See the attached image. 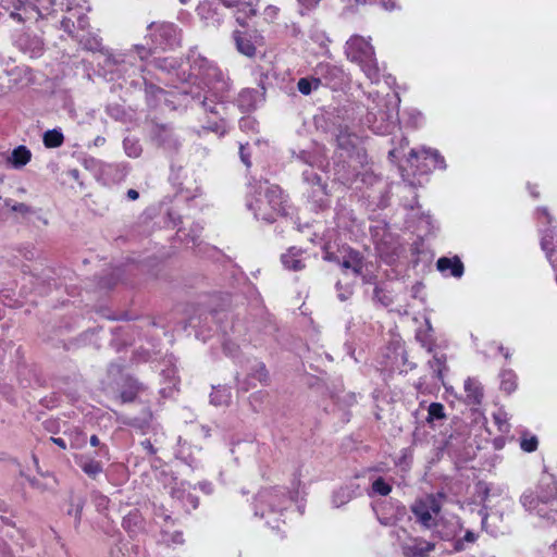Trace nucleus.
<instances>
[{
    "instance_id": "3c124183",
    "label": "nucleus",
    "mask_w": 557,
    "mask_h": 557,
    "mask_svg": "<svg viewBox=\"0 0 557 557\" xmlns=\"http://www.w3.org/2000/svg\"><path fill=\"white\" fill-rule=\"evenodd\" d=\"M33 4H37L39 9H42L47 16L53 11L55 0H30Z\"/></svg>"
},
{
    "instance_id": "f03ea898",
    "label": "nucleus",
    "mask_w": 557,
    "mask_h": 557,
    "mask_svg": "<svg viewBox=\"0 0 557 557\" xmlns=\"http://www.w3.org/2000/svg\"><path fill=\"white\" fill-rule=\"evenodd\" d=\"M258 196L255 200H248L247 207L253 211L256 219L273 223L277 216L287 215L286 198L277 185H268V182L259 184Z\"/></svg>"
},
{
    "instance_id": "f257e3e1",
    "label": "nucleus",
    "mask_w": 557,
    "mask_h": 557,
    "mask_svg": "<svg viewBox=\"0 0 557 557\" xmlns=\"http://www.w3.org/2000/svg\"><path fill=\"white\" fill-rule=\"evenodd\" d=\"M151 48L144 45H136L127 51H110L99 50L91 52V57L97 60L98 66H123L136 67L138 70H147L154 67V70H174L175 65L169 62L168 59H161L153 55Z\"/></svg>"
},
{
    "instance_id": "0eeeda50",
    "label": "nucleus",
    "mask_w": 557,
    "mask_h": 557,
    "mask_svg": "<svg viewBox=\"0 0 557 557\" xmlns=\"http://www.w3.org/2000/svg\"><path fill=\"white\" fill-rule=\"evenodd\" d=\"M398 94H394L392 98L384 101L385 109H382L379 103L370 109L366 115V122L375 129H382L383 123H394L398 116Z\"/></svg>"
},
{
    "instance_id": "ea45409f",
    "label": "nucleus",
    "mask_w": 557,
    "mask_h": 557,
    "mask_svg": "<svg viewBox=\"0 0 557 557\" xmlns=\"http://www.w3.org/2000/svg\"><path fill=\"white\" fill-rule=\"evenodd\" d=\"M444 406L441 403H432L428 408L426 421L432 423L445 419Z\"/></svg>"
},
{
    "instance_id": "a18cd8bd",
    "label": "nucleus",
    "mask_w": 557,
    "mask_h": 557,
    "mask_svg": "<svg viewBox=\"0 0 557 557\" xmlns=\"http://www.w3.org/2000/svg\"><path fill=\"white\" fill-rule=\"evenodd\" d=\"M203 132H213L218 134L220 137L226 134V125L225 122L221 119L219 122H212L208 125L202 126Z\"/></svg>"
},
{
    "instance_id": "052dcab7",
    "label": "nucleus",
    "mask_w": 557,
    "mask_h": 557,
    "mask_svg": "<svg viewBox=\"0 0 557 557\" xmlns=\"http://www.w3.org/2000/svg\"><path fill=\"white\" fill-rule=\"evenodd\" d=\"M324 260L334 262L338 265H341L342 255L341 252H332V251H325Z\"/></svg>"
},
{
    "instance_id": "0e129e2a",
    "label": "nucleus",
    "mask_w": 557,
    "mask_h": 557,
    "mask_svg": "<svg viewBox=\"0 0 557 557\" xmlns=\"http://www.w3.org/2000/svg\"><path fill=\"white\" fill-rule=\"evenodd\" d=\"M198 487L205 494H211L212 493V485L209 482H200V483H198Z\"/></svg>"
},
{
    "instance_id": "2f4dec72",
    "label": "nucleus",
    "mask_w": 557,
    "mask_h": 557,
    "mask_svg": "<svg viewBox=\"0 0 557 557\" xmlns=\"http://www.w3.org/2000/svg\"><path fill=\"white\" fill-rule=\"evenodd\" d=\"M141 521V516L135 510L123 518L122 525L127 532L135 534L140 529Z\"/></svg>"
},
{
    "instance_id": "de8ad7c7",
    "label": "nucleus",
    "mask_w": 557,
    "mask_h": 557,
    "mask_svg": "<svg viewBox=\"0 0 557 557\" xmlns=\"http://www.w3.org/2000/svg\"><path fill=\"white\" fill-rule=\"evenodd\" d=\"M422 153L429 154L433 159L435 168H438L442 170L446 169L445 159L443 156H441V153L437 150L429 148V149H424L422 151Z\"/></svg>"
},
{
    "instance_id": "2eb2a0df",
    "label": "nucleus",
    "mask_w": 557,
    "mask_h": 557,
    "mask_svg": "<svg viewBox=\"0 0 557 557\" xmlns=\"http://www.w3.org/2000/svg\"><path fill=\"white\" fill-rule=\"evenodd\" d=\"M227 8H237L236 21L244 25L246 18L256 15L258 0H221Z\"/></svg>"
},
{
    "instance_id": "b1692460",
    "label": "nucleus",
    "mask_w": 557,
    "mask_h": 557,
    "mask_svg": "<svg viewBox=\"0 0 557 557\" xmlns=\"http://www.w3.org/2000/svg\"><path fill=\"white\" fill-rule=\"evenodd\" d=\"M335 140L339 149L350 151L352 148H355L357 136L349 133L346 127H339Z\"/></svg>"
},
{
    "instance_id": "864d4df0",
    "label": "nucleus",
    "mask_w": 557,
    "mask_h": 557,
    "mask_svg": "<svg viewBox=\"0 0 557 557\" xmlns=\"http://www.w3.org/2000/svg\"><path fill=\"white\" fill-rule=\"evenodd\" d=\"M335 287H336V289L338 292L337 293V298L341 301H346L352 295V289L350 287H345L344 288L339 281L336 283Z\"/></svg>"
},
{
    "instance_id": "680f3d73",
    "label": "nucleus",
    "mask_w": 557,
    "mask_h": 557,
    "mask_svg": "<svg viewBox=\"0 0 557 557\" xmlns=\"http://www.w3.org/2000/svg\"><path fill=\"white\" fill-rule=\"evenodd\" d=\"M382 256H383V259L387 262V263H392L394 262V260L397 258V249L396 250H393V252H386L384 249H382Z\"/></svg>"
},
{
    "instance_id": "5fc2aeb1",
    "label": "nucleus",
    "mask_w": 557,
    "mask_h": 557,
    "mask_svg": "<svg viewBox=\"0 0 557 557\" xmlns=\"http://www.w3.org/2000/svg\"><path fill=\"white\" fill-rule=\"evenodd\" d=\"M201 106L206 111L215 115H220V109H224L223 106L214 103L212 100L209 101L207 98L202 100Z\"/></svg>"
},
{
    "instance_id": "5701e85b",
    "label": "nucleus",
    "mask_w": 557,
    "mask_h": 557,
    "mask_svg": "<svg viewBox=\"0 0 557 557\" xmlns=\"http://www.w3.org/2000/svg\"><path fill=\"white\" fill-rule=\"evenodd\" d=\"M556 231L554 227H547L542 232L541 248L546 252L547 259L555 252L557 247Z\"/></svg>"
},
{
    "instance_id": "20e7f679",
    "label": "nucleus",
    "mask_w": 557,
    "mask_h": 557,
    "mask_svg": "<svg viewBox=\"0 0 557 557\" xmlns=\"http://www.w3.org/2000/svg\"><path fill=\"white\" fill-rule=\"evenodd\" d=\"M289 504L290 497L286 488H264L256 497L255 513L261 518L281 515Z\"/></svg>"
},
{
    "instance_id": "bf43d9fd",
    "label": "nucleus",
    "mask_w": 557,
    "mask_h": 557,
    "mask_svg": "<svg viewBox=\"0 0 557 557\" xmlns=\"http://www.w3.org/2000/svg\"><path fill=\"white\" fill-rule=\"evenodd\" d=\"M362 2H370V3H381V5L385 9V10H393L396 8V3H395V0H362Z\"/></svg>"
},
{
    "instance_id": "69168bd1",
    "label": "nucleus",
    "mask_w": 557,
    "mask_h": 557,
    "mask_svg": "<svg viewBox=\"0 0 557 557\" xmlns=\"http://www.w3.org/2000/svg\"><path fill=\"white\" fill-rule=\"evenodd\" d=\"M77 27L83 30L88 27V18L85 15L77 17Z\"/></svg>"
},
{
    "instance_id": "f3484780",
    "label": "nucleus",
    "mask_w": 557,
    "mask_h": 557,
    "mask_svg": "<svg viewBox=\"0 0 557 557\" xmlns=\"http://www.w3.org/2000/svg\"><path fill=\"white\" fill-rule=\"evenodd\" d=\"M405 557H426L435 549V544L421 539H414L411 543L401 546Z\"/></svg>"
},
{
    "instance_id": "a211bd4d",
    "label": "nucleus",
    "mask_w": 557,
    "mask_h": 557,
    "mask_svg": "<svg viewBox=\"0 0 557 557\" xmlns=\"http://www.w3.org/2000/svg\"><path fill=\"white\" fill-rule=\"evenodd\" d=\"M436 268L442 273L450 271V275L454 277H461L465 271L463 263L457 256L453 258H440L436 262Z\"/></svg>"
},
{
    "instance_id": "c756f323",
    "label": "nucleus",
    "mask_w": 557,
    "mask_h": 557,
    "mask_svg": "<svg viewBox=\"0 0 557 557\" xmlns=\"http://www.w3.org/2000/svg\"><path fill=\"white\" fill-rule=\"evenodd\" d=\"M426 329L425 330H418L416 333L417 341L428 349L429 352L432 351V347L434 345V338L432 336V325L429 320H425Z\"/></svg>"
},
{
    "instance_id": "f8f14e48",
    "label": "nucleus",
    "mask_w": 557,
    "mask_h": 557,
    "mask_svg": "<svg viewBox=\"0 0 557 557\" xmlns=\"http://www.w3.org/2000/svg\"><path fill=\"white\" fill-rule=\"evenodd\" d=\"M152 140L165 150L177 151L181 144L169 124H154L151 131Z\"/></svg>"
},
{
    "instance_id": "6e6d98bb",
    "label": "nucleus",
    "mask_w": 557,
    "mask_h": 557,
    "mask_svg": "<svg viewBox=\"0 0 557 557\" xmlns=\"http://www.w3.org/2000/svg\"><path fill=\"white\" fill-rule=\"evenodd\" d=\"M90 445L94 447H99V455L100 456H108L109 455V448L104 444H100V441L97 435H92L89 440Z\"/></svg>"
},
{
    "instance_id": "774afa93",
    "label": "nucleus",
    "mask_w": 557,
    "mask_h": 557,
    "mask_svg": "<svg viewBox=\"0 0 557 557\" xmlns=\"http://www.w3.org/2000/svg\"><path fill=\"white\" fill-rule=\"evenodd\" d=\"M0 557H14L10 547L7 544H3V546L1 547Z\"/></svg>"
},
{
    "instance_id": "4d7b16f0",
    "label": "nucleus",
    "mask_w": 557,
    "mask_h": 557,
    "mask_svg": "<svg viewBox=\"0 0 557 557\" xmlns=\"http://www.w3.org/2000/svg\"><path fill=\"white\" fill-rule=\"evenodd\" d=\"M239 157H240L242 162L247 168H249L251 165L250 153H249L248 147L246 145H240L239 146Z\"/></svg>"
},
{
    "instance_id": "f704fd0d",
    "label": "nucleus",
    "mask_w": 557,
    "mask_h": 557,
    "mask_svg": "<svg viewBox=\"0 0 557 557\" xmlns=\"http://www.w3.org/2000/svg\"><path fill=\"white\" fill-rule=\"evenodd\" d=\"M4 206L10 208L12 211L20 213L23 218L35 214L36 211L30 206L23 202H14L12 199H5Z\"/></svg>"
},
{
    "instance_id": "aec40b11",
    "label": "nucleus",
    "mask_w": 557,
    "mask_h": 557,
    "mask_svg": "<svg viewBox=\"0 0 557 557\" xmlns=\"http://www.w3.org/2000/svg\"><path fill=\"white\" fill-rule=\"evenodd\" d=\"M32 159V152L26 146H17L7 158V163L14 169H22Z\"/></svg>"
},
{
    "instance_id": "e433bc0d",
    "label": "nucleus",
    "mask_w": 557,
    "mask_h": 557,
    "mask_svg": "<svg viewBox=\"0 0 557 557\" xmlns=\"http://www.w3.org/2000/svg\"><path fill=\"white\" fill-rule=\"evenodd\" d=\"M294 158L295 161L305 165H309L310 169H312L319 160L317 153L309 150H300L298 153L294 152Z\"/></svg>"
},
{
    "instance_id": "603ef678",
    "label": "nucleus",
    "mask_w": 557,
    "mask_h": 557,
    "mask_svg": "<svg viewBox=\"0 0 557 557\" xmlns=\"http://www.w3.org/2000/svg\"><path fill=\"white\" fill-rule=\"evenodd\" d=\"M265 396L267 394L264 392H257L250 395L249 403L255 411L259 410L258 407L261 406Z\"/></svg>"
},
{
    "instance_id": "8fccbe9b",
    "label": "nucleus",
    "mask_w": 557,
    "mask_h": 557,
    "mask_svg": "<svg viewBox=\"0 0 557 557\" xmlns=\"http://www.w3.org/2000/svg\"><path fill=\"white\" fill-rule=\"evenodd\" d=\"M18 253L26 260H34L37 257V251L33 246H21L17 248Z\"/></svg>"
},
{
    "instance_id": "09e8293b",
    "label": "nucleus",
    "mask_w": 557,
    "mask_h": 557,
    "mask_svg": "<svg viewBox=\"0 0 557 557\" xmlns=\"http://www.w3.org/2000/svg\"><path fill=\"white\" fill-rule=\"evenodd\" d=\"M539 441L536 436H531L530 438H522L520 443V447L522 450L527 453H533L537 449Z\"/></svg>"
},
{
    "instance_id": "423d86ee",
    "label": "nucleus",
    "mask_w": 557,
    "mask_h": 557,
    "mask_svg": "<svg viewBox=\"0 0 557 557\" xmlns=\"http://www.w3.org/2000/svg\"><path fill=\"white\" fill-rule=\"evenodd\" d=\"M345 52L347 58L357 65L366 70H377L373 47L363 37L351 36L346 42Z\"/></svg>"
},
{
    "instance_id": "338daca9",
    "label": "nucleus",
    "mask_w": 557,
    "mask_h": 557,
    "mask_svg": "<svg viewBox=\"0 0 557 557\" xmlns=\"http://www.w3.org/2000/svg\"><path fill=\"white\" fill-rule=\"evenodd\" d=\"M111 557H125V554L123 552V547L117 545L114 548L111 549L110 553Z\"/></svg>"
},
{
    "instance_id": "39448f33",
    "label": "nucleus",
    "mask_w": 557,
    "mask_h": 557,
    "mask_svg": "<svg viewBox=\"0 0 557 557\" xmlns=\"http://www.w3.org/2000/svg\"><path fill=\"white\" fill-rule=\"evenodd\" d=\"M2 8L8 12L10 18L22 24L27 29L32 24H39L47 17L42 9L33 4L30 0H2Z\"/></svg>"
},
{
    "instance_id": "ddd939ff",
    "label": "nucleus",
    "mask_w": 557,
    "mask_h": 557,
    "mask_svg": "<svg viewBox=\"0 0 557 557\" xmlns=\"http://www.w3.org/2000/svg\"><path fill=\"white\" fill-rule=\"evenodd\" d=\"M14 42L16 47L28 54L29 58H38L44 51V41L36 34L32 35L28 32H23L15 36Z\"/></svg>"
},
{
    "instance_id": "7c9ffc66",
    "label": "nucleus",
    "mask_w": 557,
    "mask_h": 557,
    "mask_svg": "<svg viewBox=\"0 0 557 557\" xmlns=\"http://www.w3.org/2000/svg\"><path fill=\"white\" fill-rule=\"evenodd\" d=\"M42 140L47 148H59L64 143V136L61 131L54 128L45 132Z\"/></svg>"
},
{
    "instance_id": "7ed1b4c3",
    "label": "nucleus",
    "mask_w": 557,
    "mask_h": 557,
    "mask_svg": "<svg viewBox=\"0 0 557 557\" xmlns=\"http://www.w3.org/2000/svg\"><path fill=\"white\" fill-rule=\"evenodd\" d=\"M149 48L162 51L175 49L182 42V29L172 22H152L147 26L145 36Z\"/></svg>"
},
{
    "instance_id": "1a4fd4ad",
    "label": "nucleus",
    "mask_w": 557,
    "mask_h": 557,
    "mask_svg": "<svg viewBox=\"0 0 557 557\" xmlns=\"http://www.w3.org/2000/svg\"><path fill=\"white\" fill-rule=\"evenodd\" d=\"M411 511L417 520L425 528L430 529L434 525V517L441 511V504L434 495H428L420 498L411 506Z\"/></svg>"
},
{
    "instance_id": "c03bdc74",
    "label": "nucleus",
    "mask_w": 557,
    "mask_h": 557,
    "mask_svg": "<svg viewBox=\"0 0 557 557\" xmlns=\"http://www.w3.org/2000/svg\"><path fill=\"white\" fill-rule=\"evenodd\" d=\"M372 490L374 493H376L381 496H386L391 493L392 486L387 482H385V480L383 478H377L372 483Z\"/></svg>"
},
{
    "instance_id": "a19ab883",
    "label": "nucleus",
    "mask_w": 557,
    "mask_h": 557,
    "mask_svg": "<svg viewBox=\"0 0 557 557\" xmlns=\"http://www.w3.org/2000/svg\"><path fill=\"white\" fill-rule=\"evenodd\" d=\"M125 152L131 158H137L141 154L143 148L138 140L125 138L123 141Z\"/></svg>"
},
{
    "instance_id": "473e14b6",
    "label": "nucleus",
    "mask_w": 557,
    "mask_h": 557,
    "mask_svg": "<svg viewBox=\"0 0 557 557\" xmlns=\"http://www.w3.org/2000/svg\"><path fill=\"white\" fill-rule=\"evenodd\" d=\"M500 376V389L507 394L512 393L517 387V376L511 370H503Z\"/></svg>"
},
{
    "instance_id": "cd10ccee",
    "label": "nucleus",
    "mask_w": 557,
    "mask_h": 557,
    "mask_svg": "<svg viewBox=\"0 0 557 557\" xmlns=\"http://www.w3.org/2000/svg\"><path fill=\"white\" fill-rule=\"evenodd\" d=\"M231 392L227 387L219 385L213 386V392L210 394V403L214 406H224L230 403Z\"/></svg>"
},
{
    "instance_id": "9d476101",
    "label": "nucleus",
    "mask_w": 557,
    "mask_h": 557,
    "mask_svg": "<svg viewBox=\"0 0 557 557\" xmlns=\"http://www.w3.org/2000/svg\"><path fill=\"white\" fill-rule=\"evenodd\" d=\"M535 490L539 493L540 500L546 505L555 520L557 516V482L552 476H544L540 480Z\"/></svg>"
},
{
    "instance_id": "4468645a",
    "label": "nucleus",
    "mask_w": 557,
    "mask_h": 557,
    "mask_svg": "<svg viewBox=\"0 0 557 557\" xmlns=\"http://www.w3.org/2000/svg\"><path fill=\"white\" fill-rule=\"evenodd\" d=\"M520 503L524 507L525 510L530 512H535L537 516L545 518L547 520H554V515H550L546 505L542 503L539 498V493L536 490H527L520 497Z\"/></svg>"
},
{
    "instance_id": "6e6552de",
    "label": "nucleus",
    "mask_w": 557,
    "mask_h": 557,
    "mask_svg": "<svg viewBox=\"0 0 557 557\" xmlns=\"http://www.w3.org/2000/svg\"><path fill=\"white\" fill-rule=\"evenodd\" d=\"M304 182L311 187L308 197L312 200L319 210L329 208V195L326 191V184L322 182L321 175L313 171V169H306L302 171Z\"/></svg>"
},
{
    "instance_id": "72a5a7b5",
    "label": "nucleus",
    "mask_w": 557,
    "mask_h": 557,
    "mask_svg": "<svg viewBox=\"0 0 557 557\" xmlns=\"http://www.w3.org/2000/svg\"><path fill=\"white\" fill-rule=\"evenodd\" d=\"M321 85L320 78L308 76L298 81L297 88L302 95H309Z\"/></svg>"
},
{
    "instance_id": "dca6fc26",
    "label": "nucleus",
    "mask_w": 557,
    "mask_h": 557,
    "mask_svg": "<svg viewBox=\"0 0 557 557\" xmlns=\"http://www.w3.org/2000/svg\"><path fill=\"white\" fill-rule=\"evenodd\" d=\"M342 255L341 268L351 270L355 275H360L363 268V256L358 250L350 247H344L339 250Z\"/></svg>"
},
{
    "instance_id": "9b49d317",
    "label": "nucleus",
    "mask_w": 557,
    "mask_h": 557,
    "mask_svg": "<svg viewBox=\"0 0 557 557\" xmlns=\"http://www.w3.org/2000/svg\"><path fill=\"white\" fill-rule=\"evenodd\" d=\"M234 40L238 52L246 57H253L258 47L264 45V38L257 30L234 32Z\"/></svg>"
},
{
    "instance_id": "c85d7f7f",
    "label": "nucleus",
    "mask_w": 557,
    "mask_h": 557,
    "mask_svg": "<svg viewBox=\"0 0 557 557\" xmlns=\"http://www.w3.org/2000/svg\"><path fill=\"white\" fill-rule=\"evenodd\" d=\"M86 504L83 497H72L70 500V508L67 509L69 516H74L75 524L74 528L77 530L82 520L83 508Z\"/></svg>"
},
{
    "instance_id": "37998d69",
    "label": "nucleus",
    "mask_w": 557,
    "mask_h": 557,
    "mask_svg": "<svg viewBox=\"0 0 557 557\" xmlns=\"http://www.w3.org/2000/svg\"><path fill=\"white\" fill-rule=\"evenodd\" d=\"M35 277V282L34 284L40 288V293L42 294H46L48 293V290L50 289L51 287V283L54 282V280L50 276V275H46V274H42V275H34Z\"/></svg>"
},
{
    "instance_id": "412c9836",
    "label": "nucleus",
    "mask_w": 557,
    "mask_h": 557,
    "mask_svg": "<svg viewBox=\"0 0 557 557\" xmlns=\"http://www.w3.org/2000/svg\"><path fill=\"white\" fill-rule=\"evenodd\" d=\"M468 435L465 431H457L447 436L445 448L449 454L460 455L465 449Z\"/></svg>"
},
{
    "instance_id": "49530a36",
    "label": "nucleus",
    "mask_w": 557,
    "mask_h": 557,
    "mask_svg": "<svg viewBox=\"0 0 557 557\" xmlns=\"http://www.w3.org/2000/svg\"><path fill=\"white\" fill-rule=\"evenodd\" d=\"M148 418H127L123 421L124 424L136 428L139 430H144L149 424V419L151 418L150 412L147 413Z\"/></svg>"
},
{
    "instance_id": "c9c22d12",
    "label": "nucleus",
    "mask_w": 557,
    "mask_h": 557,
    "mask_svg": "<svg viewBox=\"0 0 557 557\" xmlns=\"http://www.w3.org/2000/svg\"><path fill=\"white\" fill-rule=\"evenodd\" d=\"M429 366L432 369L435 377L438 380L443 379V370L446 369V356L437 355L433 356V359L429 361Z\"/></svg>"
},
{
    "instance_id": "e2e57ef3",
    "label": "nucleus",
    "mask_w": 557,
    "mask_h": 557,
    "mask_svg": "<svg viewBox=\"0 0 557 557\" xmlns=\"http://www.w3.org/2000/svg\"><path fill=\"white\" fill-rule=\"evenodd\" d=\"M61 24H62L63 29L65 32H67L69 34L72 33V27H75V23L71 20V17L63 18Z\"/></svg>"
},
{
    "instance_id": "a878e982",
    "label": "nucleus",
    "mask_w": 557,
    "mask_h": 557,
    "mask_svg": "<svg viewBox=\"0 0 557 557\" xmlns=\"http://www.w3.org/2000/svg\"><path fill=\"white\" fill-rule=\"evenodd\" d=\"M355 488L352 486H342L336 490L333 494L332 502L333 505L338 508L348 502H350L355 496Z\"/></svg>"
},
{
    "instance_id": "bb28decb",
    "label": "nucleus",
    "mask_w": 557,
    "mask_h": 557,
    "mask_svg": "<svg viewBox=\"0 0 557 557\" xmlns=\"http://www.w3.org/2000/svg\"><path fill=\"white\" fill-rule=\"evenodd\" d=\"M190 70H207L212 66L211 62L197 50H190L187 55Z\"/></svg>"
},
{
    "instance_id": "393cba45",
    "label": "nucleus",
    "mask_w": 557,
    "mask_h": 557,
    "mask_svg": "<svg viewBox=\"0 0 557 557\" xmlns=\"http://www.w3.org/2000/svg\"><path fill=\"white\" fill-rule=\"evenodd\" d=\"M298 250L292 248L288 250L287 253L282 255L281 261L286 269L293 271H300L305 268L304 261L300 258H298Z\"/></svg>"
},
{
    "instance_id": "13d9d810",
    "label": "nucleus",
    "mask_w": 557,
    "mask_h": 557,
    "mask_svg": "<svg viewBox=\"0 0 557 557\" xmlns=\"http://www.w3.org/2000/svg\"><path fill=\"white\" fill-rule=\"evenodd\" d=\"M239 347L233 342H225L223 344V350L226 355L235 357Z\"/></svg>"
},
{
    "instance_id": "79ce46f5",
    "label": "nucleus",
    "mask_w": 557,
    "mask_h": 557,
    "mask_svg": "<svg viewBox=\"0 0 557 557\" xmlns=\"http://www.w3.org/2000/svg\"><path fill=\"white\" fill-rule=\"evenodd\" d=\"M249 375L264 385L269 383V372L262 362L257 363L256 369Z\"/></svg>"
},
{
    "instance_id": "4c0bfd02",
    "label": "nucleus",
    "mask_w": 557,
    "mask_h": 557,
    "mask_svg": "<svg viewBox=\"0 0 557 557\" xmlns=\"http://www.w3.org/2000/svg\"><path fill=\"white\" fill-rule=\"evenodd\" d=\"M372 300L383 307H388L394 302L389 293L377 285L374 287Z\"/></svg>"
},
{
    "instance_id": "58836bf2",
    "label": "nucleus",
    "mask_w": 557,
    "mask_h": 557,
    "mask_svg": "<svg viewBox=\"0 0 557 557\" xmlns=\"http://www.w3.org/2000/svg\"><path fill=\"white\" fill-rule=\"evenodd\" d=\"M140 389V384L137 381H131L128 388L124 389L120 394L122 403H133Z\"/></svg>"
},
{
    "instance_id": "4be33fe9",
    "label": "nucleus",
    "mask_w": 557,
    "mask_h": 557,
    "mask_svg": "<svg viewBox=\"0 0 557 557\" xmlns=\"http://www.w3.org/2000/svg\"><path fill=\"white\" fill-rule=\"evenodd\" d=\"M76 463L90 479H96L103 471V466L100 461L94 460L83 455L76 458Z\"/></svg>"
},
{
    "instance_id": "6ab92c4d",
    "label": "nucleus",
    "mask_w": 557,
    "mask_h": 557,
    "mask_svg": "<svg viewBox=\"0 0 557 557\" xmlns=\"http://www.w3.org/2000/svg\"><path fill=\"white\" fill-rule=\"evenodd\" d=\"M466 401L469 405H481L483 399V388L479 381L468 377L465 381Z\"/></svg>"
}]
</instances>
